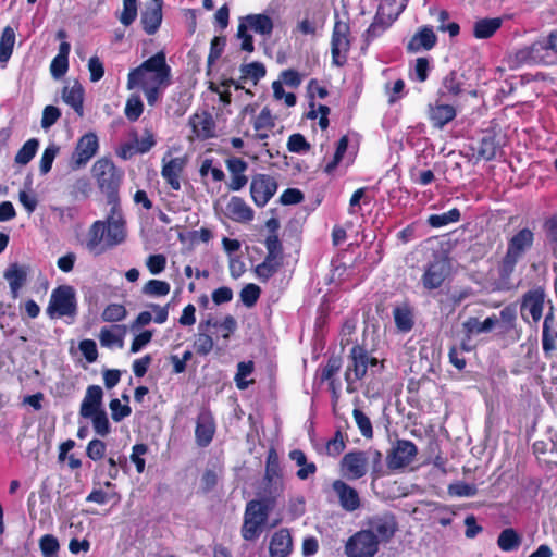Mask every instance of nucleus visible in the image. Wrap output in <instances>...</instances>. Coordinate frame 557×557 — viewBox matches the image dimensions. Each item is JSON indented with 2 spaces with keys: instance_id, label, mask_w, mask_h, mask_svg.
Returning <instances> with one entry per match:
<instances>
[{
  "instance_id": "obj_35",
  "label": "nucleus",
  "mask_w": 557,
  "mask_h": 557,
  "mask_svg": "<svg viewBox=\"0 0 557 557\" xmlns=\"http://www.w3.org/2000/svg\"><path fill=\"white\" fill-rule=\"evenodd\" d=\"M463 75L451 71L444 77L440 94L443 97H458L463 91Z\"/></svg>"
},
{
  "instance_id": "obj_59",
  "label": "nucleus",
  "mask_w": 557,
  "mask_h": 557,
  "mask_svg": "<svg viewBox=\"0 0 557 557\" xmlns=\"http://www.w3.org/2000/svg\"><path fill=\"white\" fill-rule=\"evenodd\" d=\"M225 38L224 37H214L211 40L210 45V52L208 55V73L210 72L211 66L214 64V62L221 57L224 47H225Z\"/></svg>"
},
{
  "instance_id": "obj_21",
  "label": "nucleus",
  "mask_w": 557,
  "mask_h": 557,
  "mask_svg": "<svg viewBox=\"0 0 557 557\" xmlns=\"http://www.w3.org/2000/svg\"><path fill=\"white\" fill-rule=\"evenodd\" d=\"M215 433V422L213 419L212 413L207 410L202 409L198 417L196 422V430H195V437L196 443L200 447H207Z\"/></svg>"
},
{
  "instance_id": "obj_14",
  "label": "nucleus",
  "mask_w": 557,
  "mask_h": 557,
  "mask_svg": "<svg viewBox=\"0 0 557 557\" xmlns=\"http://www.w3.org/2000/svg\"><path fill=\"white\" fill-rule=\"evenodd\" d=\"M369 455L366 451H349L341 462L343 474L348 480H358L368 472Z\"/></svg>"
},
{
  "instance_id": "obj_10",
  "label": "nucleus",
  "mask_w": 557,
  "mask_h": 557,
  "mask_svg": "<svg viewBox=\"0 0 557 557\" xmlns=\"http://www.w3.org/2000/svg\"><path fill=\"white\" fill-rule=\"evenodd\" d=\"M350 28L345 22L337 20L333 27L331 39L332 62L336 66H342L347 61V53L350 49L349 39Z\"/></svg>"
},
{
  "instance_id": "obj_27",
  "label": "nucleus",
  "mask_w": 557,
  "mask_h": 557,
  "mask_svg": "<svg viewBox=\"0 0 557 557\" xmlns=\"http://www.w3.org/2000/svg\"><path fill=\"white\" fill-rule=\"evenodd\" d=\"M293 548L292 536L286 529L276 531L270 541V557H287Z\"/></svg>"
},
{
  "instance_id": "obj_53",
  "label": "nucleus",
  "mask_w": 557,
  "mask_h": 557,
  "mask_svg": "<svg viewBox=\"0 0 557 557\" xmlns=\"http://www.w3.org/2000/svg\"><path fill=\"white\" fill-rule=\"evenodd\" d=\"M324 17L318 18L315 15L309 18L308 15L297 24V29L304 35H315L318 28H322Z\"/></svg>"
},
{
  "instance_id": "obj_17",
  "label": "nucleus",
  "mask_w": 557,
  "mask_h": 557,
  "mask_svg": "<svg viewBox=\"0 0 557 557\" xmlns=\"http://www.w3.org/2000/svg\"><path fill=\"white\" fill-rule=\"evenodd\" d=\"M449 272L450 267L447 260L443 258L435 259L425 268L421 277L423 287L428 290L441 287Z\"/></svg>"
},
{
  "instance_id": "obj_13",
  "label": "nucleus",
  "mask_w": 557,
  "mask_h": 557,
  "mask_svg": "<svg viewBox=\"0 0 557 557\" xmlns=\"http://www.w3.org/2000/svg\"><path fill=\"white\" fill-rule=\"evenodd\" d=\"M98 137L94 133H88L82 136L75 147L71 157L70 166L72 170H78L85 166L88 161L98 151Z\"/></svg>"
},
{
  "instance_id": "obj_41",
  "label": "nucleus",
  "mask_w": 557,
  "mask_h": 557,
  "mask_svg": "<svg viewBox=\"0 0 557 557\" xmlns=\"http://www.w3.org/2000/svg\"><path fill=\"white\" fill-rule=\"evenodd\" d=\"M15 44V32L7 26L0 36V62L5 63L11 58Z\"/></svg>"
},
{
  "instance_id": "obj_61",
  "label": "nucleus",
  "mask_w": 557,
  "mask_h": 557,
  "mask_svg": "<svg viewBox=\"0 0 557 557\" xmlns=\"http://www.w3.org/2000/svg\"><path fill=\"white\" fill-rule=\"evenodd\" d=\"M107 445L103 441L94 438L91 440L86 448V455L94 461L100 460L106 454Z\"/></svg>"
},
{
  "instance_id": "obj_2",
  "label": "nucleus",
  "mask_w": 557,
  "mask_h": 557,
  "mask_svg": "<svg viewBox=\"0 0 557 557\" xmlns=\"http://www.w3.org/2000/svg\"><path fill=\"white\" fill-rule=\"evenodd\" d=\"M533 243L534 233L528 227L521 228L508 240L506 253L498 265L496 289L510 290L515 287L511 275L518 262L532 248Z\"/></svg>"
},
{
  "instance_id": "obj_30",
  "label": "nucleus",
  "mask_w": 557,
  "mask_h": 557,
  "mask_svg": "<svg viewBox=\"0 0 557 557\" xmlns=\"http://www.w3.org/2000/svg\"><path fill=\"white\" fill-rule=\"evenodd\" d=\"M497 323L498 318L495 314L486 318L482 322L475 317H470L462 323V329L465 332H467V339L471 341L473 334L488 333L496 326Z\"/></svg>"
},
{
  "instance_id": "obj_42",
  "label": "nucleus",
  "mask_w": 557,
  "mask_h": 557,
  "mask_svg": "<svg viewBox=\"0 0 557 557\" xmlns=\"http://www.w3.org/2000/svg\"><path fill=\"white\" fill-rule=\"evenodd\" d=\"M460 220V211L454 208L447 212L441 214H432L428 219V223L432 227H442L450 223L458 222Z\"/></svg>"
},
{
  "instance_id": "obj_25",
  "label": "nucleus",
  "mask_w": 557,
  "mask_h": 557,
  "mask_svg": "<svg viewBox=\"0 0 557 557\" xmlns=\"http://www.w3.org/2000/svg\"><path fill=\"white\" fill-rule=\"evenodd\" d=\"M437 41V37L431 26L421 27L407 44V50L411 53L420 50H431Z\"/></svg>"
},
{
  "instance_id": "obj_60",
  "label": "nucleus",
  "mask_w": 557,
  "mask_h": 557,
  "mask_svg": "<svg viewBox=\"0 0 557 557\" xmlns=\"http://www.w3.org/2000/svg\"><path fill=\"white\" fill-rule=\"evenodd\" d=\"M261 289L256 284H247L240 292V300L246 307H252L260 297Z\"/></svg>"
},
{
  "instance_id": "obj_11",
  "label": "nucleus",
  "mask_w": 557,
  "mask_h": 557,
  "mask_svg": "<svg viewBox=\"0 0 557 557\" xmlns=\"http://www.w3.org/2000/svg\"><path fill=\"white\" fill-rule=\"evenodd\" d=\"M377 550L376 539L364 529L350 536L345 545V554L348 557H373Z\"/></svg>"
},
{
  "instance_id": "obj_55",
  "label": "nucleus",
  "mask_w": 557,
  "mask_h": 557,
  "mask_svg": "<svg viewBox=\"0 0 557 557\" xmlns=\"http://www.w3.org/2000/svg\"><path fill=\"white\" fill-rule=\"evenodd\" d=\"M59 152V147L55 144L49 145L45 150L40 159L39 169L41 174H47Z\"/></svg>"
},
{
  "instance_id": "obj_56",
  "label": "nucleus",
  "mask_w": 557,
  "mask_h": 557,
  "mask_svg": "<svg viewBox=\"0 0 557 557\" xmlns=\"http://www.w3.org/2000/svg\"><path fill=\"white\" fill-rule=\"evenodd\" d=\"M448 493L458 497H473L478 493V487L474 484L457 482L448 486Z\"/></svg>"
},
{
  "instance_id": "obj_52",
  "label": "nucleus",
  "mask_w": 557,
  "mask_h": 557,
  "mask_svg": "<svg viewBox=\"0 0 557 557\" xmlns=\"http://www.w3.org/2000/svg\"><path fill=\"white\" fill-rule=\"evenodd\" d=\"M352 416L362 436L366 438H372L373 428L370 418L358 408L354 409Z\"/></svg>"
},
{
  "instance_id": "obj_4",
  "label": "nucleus",
  "mask_w": 557,
  "mask_h": 557,
  "mask_svg": "<svg viewBox=\"0 0 557 557\" xmlns=\"http://www.w3.org/2000/svg\"><path fill=\"white\" fill-rule=\"evenodd\" d=\"M273 508L270 499H252L246 504L240 534L245 541L253 542L263 532Z\"/></svg>"
},
{
  "instance_id": "obj_48",
  "label": "nucleus",
  "mask_w": 557,
  "mask_h": 557,
  "mask_svg": "<svg viewBox=\"0 0 557 557\" xmlns=\"http://www.w3.org/2000/svg\"><path fill=\"white\" fill-rule=\"evenodd\" d=\"M143 111H144V103H143L139 95H136V94L131 95L126 101V106H125V110H124L125 116L129 121L135 122L143 114Z\"/></svg>"
},
{
  "instance_id": "obj_33",
  "label": "nucleus",
  "mask_w": 557,
  "mask_h": 557,
  "mask_svg": "<svg viewBox=\"0 0 557 557\" xmlns=\"http://www.w3.org/2000/svg\"><path fill=\"white\" fill-rule=\"evenodd\" d=\"M126 333V326L115 324L111 327H102L99 333V342L101 346L111 348L114 345H117L119 347L123 346V338Z\"/></svg>"
},
{
  "instance_id": "obj_40",
  "label": "nucleus",
  "mask_w": 557,
  "mask_h": 557,
  "mask_svg": "<svg viewBox=\"0 0 557 557\" xmlns=\"http://www.w3.org/2000/svg\"><path fill=\"white\" fill-rule=\"evenodd\" d=\"M521 535L512 528L504 529L497 539V545L503 552H512L520 547Z\"/></svg>"
},
{
  "instance_id": "obj_23",
  "label": "nucleus",
  "mask_w": 557,
  "mask_h": 557,
  "mask_svg": "<svg viewBox=\"0 0 557 557\" xmlns=\"http://www.w3.org/2000/svg\"><path fill=\"white\" fill-rule=\"evenodd\" d=\"M162 21V0H151L141 12L140 22L148 35L154 34Z\"/></svg>"
},
{
  "instance_id": "obj_39",
  "label": "nucleus",
  "mask_w": 557,
  "mask_h": 557,
  "mask_svg": "<svg viewBox=\"0 0 557 557\" xmlns=\"http://www.w3.org/2000/svg\"><path fill=\"white\" fill-rule=\"evenodd\" d=\"M502 24L503 18L500 17L481 18L473 25V35L479 39L490 38L500 28Z\"/></svg>"
},
{
  "instance_id": "obj_51",
  "label": "nucleus",
  "mask_w": 557,
  "mask_h": 557,
  "mask_svg": "<svg viewBox=\"0 0 557 557\" xmlns=\"http://www.w3.org/2000/svg\"><path fill=\"white\" fill-rule=\"evenodd\" d=\"M127 315V310L123 305L110 304L101 313V318L106 322H120Z\"/></svg>"
},
{
  "instance_id": "obj_12",
  "label": "nucleus",
  "mask_w": 557,
  "mask_h": 557,
  "mask_svg": "<svg viewBox=\"0 0 557 557\" xmlns=\"http://www.w3.org/2000/svg\"><path fill=\"white\" fill-rule=\"evenodd\" d=\"M276 180L268 174H256L250 183V196L255 205L263 208L277 190Z\"/></svg>"
},
{
  "instance_id": "obj_6",
  "label": "nucleus",
  "mask_w": 557,
  "mask_h": 557,
  "mask_svg": "<svg viewBox=\"0 0 557 557\" xmlns=\"http://www.w3.org/2000/svg\"><path fill=\"white\" fill-rule=\"evenodd\" d=\"M46 312L50 319L75 317L77 313L75 289L70 285H61L54 288L50 295Z\"/></svg>"
},
{
  "instance_id": "obj_54",
  "label": "nucleus",
  "mask_w": 557,
  "mask_h": 557,
  "mask_svg": "<svg viewBox=\"0 0 557 557\" xmlns=\"http://www.w3.org/2000/svg\"><path fill=\"white\" fill-rule=\"evenodd\" d=\"M253 371V362L252 361H248V362H239L237 364V373L235 375V382H236V386L239 388V389H246L250 382L249 381H246L245 379L247 376H249Z\"/></svg>"
},
{
  "instance_id": "obj_5",
  "label": "nucleus",
  "mask_w": 557,
  "mask_h": 557,
  "mask_svg": "<svg viewBox=\"0 0 557 557\" xmlns=\"http://www.w3.org/2000/svg\"><path fill=\"white\" fill-rule=\"evenodd\" d=\"M92 174L99 189L106 194L108 205L120 203L119 189L123 180V171L106 158L99 159L92 165Z\"/></svg>"
},
{
  "instance_id": "obj_46",
  "label": "nucleus",
  "mask_w": 557,
  "mask_h": 557,
  "mask_svg": "<svg viewBox=\"0 0 557 557\" xmlns=\"http://www.w3.org/2000/svg\"><path fill=\"white\" fill-rule=\"evenodd\" d=\"M171 286L165 281L149 280L143 287V294L150 297L166 296L170 293Z\"/></svg>"
},
{
  "instance_id": "obj_37",
  "label": "nucleus",
  "mask_w": 557,
  "mask_h": 557,
  "mask_svg": "<svg viewBox=\"0 0 557 557\" xmlns=\"http://www.w3.org/2000/svg\"><path fill=\"white\" fill-rule=\"evenodd\" d=\"M288 456L299 467L296 472L299 480L305 481L317 472L315 463L308 462L307 456L301 449L290 450Z\"/></svg>"
},
{
  "instance_id": "obj_15",
  "label": "nucleus",
  "mask_w": 557,
  "mask_h": 557,
  "mask_svg": "<svg viewBox=\"0 0 557 557\" xmlns=\"http://www.w3.org/2000/svg\"><path fill=\"white\" fill-rule=\"evenodd\" d=\"M399 14L393 9H386V5H380L373 22L366 30L363 38L367 45L380 37L398 18Z\"/></svg>"
},
{
  "instance_id": "obj_18",
  "label": "nucleus",
  "mask_w": 557,
  "mask_h": 557,
  "mask_svg": "<svg viewBox=\"0 0 557 557\" xmlns=\"http://www.w3.org/2000/svg\"><path fill=\"white\" fill-rule=\"evenodd\" d=\"M545 304V293L542 288H534L527 292L522 298L520 312L523 320L531 317L537 323L542 315Z\"/></svg>"
},
{
  "instance_id": "obj_32",
  "label": "nucleus",
  "mask_w": 557,
  "mask_h": 557,
  "mask_svg": "<svg viewBox=\"0 0 557 557\" xmlns=\"http://www.w3.org/2000/svg\"><path fill=\"white\" fill-rule=\"evenodd\" d=\"M62 98L64 102L72 107L79 116H83L84 88L77 81L74 82L71 87L65 86L63 88Z\"/></svg>"
},
{
  "instance_id": "obj_62",
  "label": "nucleus",
  "mask_w": 557,
  "mask_h": 557,
  "mask_svg": "<svg viewBox=\"0 0 557 557\" xmlns=\"http://www.w3.org/2000/svg\"><path fill=\"white\" fill-rule=\"evenodd\" d=\"M287 148L290 152L302 153L310 149V144L301 134H293L288 138Z\"/></svg>"
},
{
  "instance_id": "obj_26",
  "label": "nucleus",
  "mask_w": 557,
  "mask_h": 557,
  "mask_svg": "<svg viewBox=\"0 0 557 557\" xmlns=\"http://www.w3.org/2000/svg\"><path fill=\"white\" fill-rule=\"evenodd\" d=\"M189 124L193 132L199 139H209L215 136V123L211 114L207 112L196 113L190 120Z\"/></svg>"
},
{
  "instance_id": "obj_19",
  "label": "nucleus",
  "mask_w": 557,
  "mask_h": 557,
  "mask_svg": "<svg viewBox=\"0 0 557 557\" xmlns=\"http://www.w3.org/2000/svg\"><path fill=\"white\" fill-rule=\"evenodd\" d=\"M397 530V524L392 516H375L368 520L366 532L372 533L377 544L389 541Z\"/></svg>"
},
{
  "instance_id": "obj_8",
  "label": "nucleus",
  "mask_w": 557,
  "mask_h": 557,
  "mask_svg": "<svg viewBox=\"0 0 557 557\" xmlns=\"http://www.w3.org/2000/svg\"><path fill=\"white\" fill-rule=\"evenodd\" d=\"M348 358L349 363L345 372V380L347 382V389L351 392L352 383L364 377L368 367H376L379 360L374 357H370L367 349L360 345H355L350 349Z\"/></svg>"
},
{
  "instance_id": "obj_45",
  "label": "nucleus",
  "mask_w": 557,
  "mask_h": 557,
  "mask_svg": "<svg viewBox=\"0 0 557 557\" xmlns=\"http://www.w3.org/2000/svg\"><path fill=\"white\" fill-rule=\"evenodd\" d=\"M240 79H251L253 84H257L265 75V67L260 62H252L249 64H243L240 66Z\"/></svg>"
},
{
  "instance_id": "obj_38",
  "label": "nucleus",
  "mask_w": 557,
  "mask_h": 557,
  "mask_svg": "<svg viewBox=\"0 0 557 557\" xmlns=\"http://www.w3.org/2000/svg\"><path fill=\"white\" fill-rule=\"evenodd\" d=\"M396 327L404 333L412 330L414 320L412 308L408 304L397 306L393 310Z\"/></svg>"
},
{
  "instance_id": "obj_63",
  "label": "nucleus",
  "mask_w": 557,
  "mask_h": 557,
  "mask_svg": "<svg viewBox=\"0 0 557 557\" xmlns=\"http://www.w3.org/2000/svg\"><path fill=\"white\" fill-rule=\"evenodd\" d=\"M214 346V342L212 337L206 333H199L195 343L194 347L196 349V352L201 356H207Z\"/></svg>"
},
{
  "instance_id": "obj_3",
  "label": "nucleus",
  "mask_w": 557,
  "mask_h": 557,
  "mask_svg": "<svg viewBox=\"0 0 557 557\" xmlns=\"http://www.w3.org/2000/svg\"><path fill=\"white\" fill-rule=\"evenodd\" d=\"M171 84V67L166 64L164 52H157L139 66L129 71L127 89L169 86Z\"/></svg>"
},
{
  "instance_id": "obj_9",
  "label": "nucleus",
  "mask_w": 557,
  "mask_h": 557,
  "mask_svg": "<svg viewBox=\"0 0 557 557\" xmlns=\"http://www.w3.org/2000/svg\"><path fill=\"white\" fill-rule=\"evenodd\" d=\"M284 491V480L278 455L275 449L268 451L264 474V498L274 503L275 498Z\"/></svg>"
},
{
  "instance_id": "obj_22",
  "label": "nucleus",
  "mask_w": 557,
  "mask_h": 557,
  "mask_svg": "<svg viewBox=\"0 0 557 557\" xmlns=\"http://www.w3.org/2000/svg\"><path fill=\"white\" fill-rule=\"evenodd\" d=\"M103 391L99 385H90L86 389L85 397L81 404L79 414L83 418H89L96 412L103 410L102 407Z\"/></svg>"
},
{
  "instance_id": "obj_16",
  "label": "nucleus",
  "mask_w": 557,
  "mask_h": 557,
  "mask_svg": "<svg viewBox=\"0 0 557 557\" xmlns=\"http://www.w3.org/2000/svg\"><path fill=\"white\" fill-rule=\"evenodd\" d=\"M416 444L408 440H399L387 455V465L391 469H400L408 466L417 456Z\"/></svg>"
},
{
  "instance_id": "obj_28",
  "label": "nucleus",
  "mask_w": 557,
  "mask_h": 557,
  "mask_svg": "<svg viewBox=\"0 0 557 557\" xmlns=\"http://www.w3.org/2000/svg\"><path fill=\"white\" fill-rule=\"evenodd\" d=\"M28 269L17 263H12L4 271L3 276L8 281L12 297H18V292L27 280Z\"/></svg>"
},
{
  "instance_id": "obj_29",
  "label": "nucleus",
  "mask_w": 557,
  "mask_h": 557,
  "mask_svg": "<svg viewBox=\"0 0 557 557\" xmlns=\"http://www.w3.org/2000/svg\"><path fill=\"white\" fill-rule=\"evenodd\" d=\"M557 341V323L553 310L545 315L542 332V346L546 355L556 349L555 342Z\"/></svg>"
},
{
  "instance_id": "obj_47",
  "label": "nucleus",
  "mask_w": 557,
  "mask_h": 557,
  "mask_svg": "<svg viewBox=\"0 0 557 557\" xmlns=\"http://www.w3.org/2000/svg\"><path fill=\"white\" fill-rule=\"evenodd\" d=\"M42 557H59L60 543L52 534H45L39 540Z\"/></svg>"
},
{
  "instance_id": "obj_44",
  "label": "nucleus",
  "mask_w": 557,
  "mask_h": 557,
  "mask_svg": "<svg viewBox=\"0 0 557 557\" xmlns=\"http://www.w3.org/2000/svg\"><path fill=\"white\" fill-rule=\"evenodd\" d=\"M39 141L36 138L28 139L15 156V162L21 165H26L35 157Z\"/></svg>"
},
{
  "instance_id": "obj_43",
  "label": "nucleus",
  "mask_w": 557,
  "mask_h": 557,
  "mask_svg": "<svg viewBox=\"0 0 557 557\" xmlns=\"http://www.w3.org/2000/svg\"><path fill=\"white\" fill-rule=\"evenodd\" d=\"M498 145L493 136H484L478 146L476 153L480 159L490 161L496 157Z\"/></svg>"
},
{
  "instance_id": "obj_34",
  "label": "nucleus",
  "mask_w": 557,
  "mask_h": 557,
  "mask_svg": "<svg viewBox=\"0 0 557 557\" xmlns=\"http://www.w3.org/2000/svg\"><path fill=\"white\" fill-rule=\"evenodd\" d=\"M429 116L433 126L441 129L455 119L456 110L450 104H436L430 107Z\"/></svg>"
},
{
  "instance_id": "obj_57",
  "label": "nucleus",
  "mask_w": 557,
  "mask_h": 557,
  "mask_svg": "<svg viewBox=\"0 0 557 557\" xmlns=\"http://www.w3.org/2000/svg\"><path fill=\"white\" fill-rule=\"evenodd\" d=\"M137 16V0H123V11L120 14V22L129 26Z\"/></svg>"
},
{
  "instance_id": "obj_31",
  "label": "nucleus",
  "mask_w": 557,
  "mask_h": 557,
  "mask_svg": "<svg viewBox=\"0 0 557 557\" xmlns=\"http://www.w3.org/2000/svg\"><path fill=\"white\" fill-rule=\"evenodd\" d=\"M183 169L184 161L181 158H173L162 166L161 175L174 190L181 189L180 175Z\"/></svg>"
},
{
  "instance_id": "obj_49",
  "label": "nucleus",
  "mask_w": 557,
  "mask_h": 557,
  "mask_svg": "<svg viewBox=\"0 0 557 557\" xmlns=\"http://www.w3.org/2000/svg\"><path fill=\"white\" fill-rule=\"evenodd\" d=\"M342 367V360L338 357H331L327 360V363L321 371V380L322 381H331L330 386L333 391L334 397H337L334 381H332V377L339 371Z\"/></svg>"
},
{
  "instance_id": "obj_1",
  "label": "nucleus",
  "mask_w": 557,
  "mask_h": 557,
  "mask_svg": "<svg viewBox=\"0 0 557 557\" xmlns=\"http://www.w3.org/2000/svg\"><path fill=\"white\" fill-rule=\"evenodd\" d=\"M110 206L106 221H96L88 230L86 247L90 252L101 253L107 248L122 244L126 238L125 220L120 203Z\"/></svg>"
},
{
  "instance_id": "obj_50",
  "label": "nucleus",
  "mask_w": 557,
  "mask_h": 557,
  "mask_svg": "<svg viewBox=\"0 0 557 557\" xmlns=\"http://www.w3.org/2000/svg\"><path fill=\"white\" fill-rule=\"evenodd\" d=\"M88 419H91L94 431L99 436L104 437L111 432V425L104 409L96 412Z\"/></svg>"
},
{
  "instance_id": "obj_20",
  "label": "nucleus",
  "mask_w": 557,
  "mask_h": 557,
  "mask_svg": "<svg viewBox=\"0 0 557 557\" xmlns=\"http://www.w3.org/2000/svg\"><path fill=\"white\" fill-rule=\"evenodd\" d=\"M332 488L338 498L341 507L348 512H352L361 507V499L356 488L342 480H335Z\"/></svg>"
},
{
  "instance_id": "obj_36",
  "label": "nucleus",
  "mask_w": 557,
  "mask_h": 557,
  "mask_svg": "<svg viewBox=\"0 0 557 557\" xmlns=\"http://www.w3.org/2000/svg\"><path fill=\"white\" fill-rule=\"evenodd\" d=\"M240 23H245L247 29L250 28L263 36L271 35L273 30V22L271 17L265 14H249L245 16Z\"/></svg>"
},
{
  "instance_id": "obj_7",
  "label": "nucleus",
  "mask_w": 557,
  "mask_h": 557,
  "mask_svg": "<svg viewBox=\"0 0 557 557\" xmlns=\"http://www.w3.org/2000/svg\"><path fill=\"white\" fill-rule=\"evenodd\" d=\"M557 51L552 47V33L544 39L519 49L516 52V60L521 64H554Z\"/></svg>"
},
{
  "instance_id": "obj_64",
  "label": "nucleus",
  "mask_w": 557,
  "mask_h": 557,
  "mask_svg": "<svg viewBox=\"0 0 557 557\" xmlns=\"http://www.w3.org/2000/svg\"><path fill=\"white\" fill-rule=\"evenodd\" d=\"M166 265V258L164 255H150L146 260V267L152 275L160 274L164 271Z\"/></svg>"
},
{
  "instance_id": "obj_58",
  "label": "nucleus",
  "mask_w": 557,
  "mask_h": 557,
  "mask_svg": "<svg viewBox=\"0 0 557 557\" xmlns=\"http://www.w3.org/2000/svg\"><path fill=\"white\" fill-rule=\"evenodd\" d=\"M280 269V263H273L272 261L264 258L263 262L258 264L255 272L259 280L265 282L273 276Z\"/></svg>"
},
{
  "instance_id": "obj_24",
  "label": "nucleus",
  "mask_w": 557,
  "mask_h": 557,
  "mask_svg": "<svg viewBox=\"0 0 557 557\" xmlns=\"http://www.w3.org/2000/svg\"><path fill=\"white\" fill-rule=\"evenodd\" d=\"M225 215L238 223H248L253 220V210L240 197L233 196L225 208Z\"/></svg>"
}]
</instances>
